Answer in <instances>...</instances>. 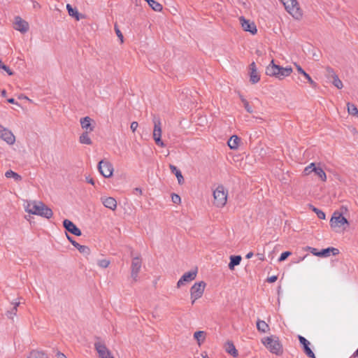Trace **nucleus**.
<instances>
[{
    "label": "nucleus",
    "instance_id": "obj_1",
    "mask_svg": "<svg viewBox=\"0 0 358 358\" xmlns=\"http://www.w3.org/2000/svg\"><path fill=\"white\" fill-rule=\"evenodd\" d=\"M292 72V67H282L279 65L275 64L273 60L271 62V64L266 69V73L267 76L275 77L280 80L289 76Z\"/></svg>",
    "mask_w": 358,
    "mask_h": 358
},
{
    "label": "nucleus",
    "instance_id": "obj_2",
    "mask_svg": "<svg viewBox=\"0 0 358 358\" xmlns=\"http://www.w3.org/2000/svg\"><path fill=\"white\" fill-rule=\"evenodd\" d=\"M26 210L31 214L40 215L49 219L52 217V210L42 202L28 203Z\"/></svg>",
    "mask_w": 358,
    "mask_h": 358
},
{
    "label": "nucleus",
    "instance_id": "obj_3",
    "mask_svg": "<svg viewBox=\"0 0 358 358\" xmlns=\"http://www.w3.org/2000/svg\"><path fill=\"white\" fill-rule=\"evenodd\" d=\"M262 343L273 354L280 355L283 352L282 345L278 337L271 336L262 339Z\"/></svg>",
    "mask_w": 358,
    "mask_h": 358
},
{
    "label": "nucleus",
    "instance_id": "obj_4",
    "mask_svg": "<svg viewBox=\"0 0 358 358\" xmlns=\"http://www.w3.org/2000/svg\"><path fill=\"white\" fill-rule=\"evenodd\" d=\"M285 6L287 11L291 14L293 17L299 20L302 17L303 12L299 7L296 0H280Z\"/></svg>",
    "mask_w": 358,
    "mask_h": 358
},
{
    "label": "nucleus",
    "instance_id": "obj_5",
    "mask_svg": "<svg viewBox=\"0 0 358 358\" xmlns=\"http://www.w3.org/2000/svg\"><path fill=\"white\" fill-rule=\"evenodd\" d=\"M227 195L228 192L225 190L224 187L222 185H218L213 191L214 205L218 208L224 207L227 201Z\"/></svg>",
    "mask_w": 358,
    "mask_h": 358
},
{
    "label": "nucleus",
    "instance_id": "obj_6",
    "mask_svg": "<svg viewBox=\"0 0 358 358\" xmlns=\"http://www.w3.org/2000/svg\"><path fill=\"white\" fill-rule=\"evenodd\" d=\"M347 210V208L342 207L341 210L342 212H338L335 211L330 220V226L331 228H336V227H341V226L344 225L345 224H349V222L348 220L343 216V210Z\"/></svg>",
    "mask_w": 358,
    "mask_h": 358
},
{
    "label": "nucleus",
    "instance_id": "obj_7",
    "mask_svg": "<svg viewBox=\"0 0 358 358\" xmlns=\"http://www.w3.org/2000/svg\"><path fill=\"white\" fill-rule=\"evenodd\" d=\"M154 129H153V139L156 144L162 148L165 146V144L161 139L162 136V124L160 119L157 117L153 118Z\"/></svg>",
    "mask_w": 358,
    "mask_h": 358
},
{
    "label": "nucleus",
    "instance_id": "obj_8",
    "mask_svg": "<svg viewBox=\"0 0 358 358\" xmlns=\"http://www.w3.org/2000/svg\"><path fill=\"white\" fill-rule=\"evenodd\" d=\"M206 283L203 281L194 283L190 289L191 299H192V303H194L195 301L201 298L203 294Z\"/></svg>",
    "mask_w": 358,
    "mask_h": 358
},
{
    "label": "nucleus",
    "instance_id": "obj_9",
    "mask_svg": "<svg viewBox=\"0 0 358 358\" xmlns=\"http://www.w3.org/2000/svg\"><path fill=\"white\" fill-rule=\"evenodd\" d=\"M98 169L100 173L105 178H110L113 173V166L108 161H100L98 164Z\"/></svg>",
    "mask_w": 358,
    "mask_h": 358
},
{
    "label": "nucleus",
    "instance_id": "obj_10",
    "mask_svg": "<svg viewBox=\"0 0 358 358\" xmlns=\"http://www.w3.org/2000/svg\"><path fill=\"white\" fill-rule=\"evenodd\" d=\"M312 172H314L315 174L322 181L324 182L327 180V176L324 170L320 167H316L314 163H311L304 169V173L306 175H309Z\"/></svg>",
    "mask_w": 358,
    "mask_h": 358
},
{
    "label": "nucleus",
    "instance_id": "obj_11",
    "mask_svg": "<svg viewBox=\"0 0 358 358\" xmlns=\"http://www.w3.org/2000/svg\"><path fill=\"white\" fill-rule=\"evenodd\" d=\"M94 348L99 354L100 358H114L110 350L106 348V345L101 342L94 343Z\"/></svg>",
    "mask_w": 358,
    "mask_h": 358
},
{
    "label": "nucleus",
    "instance_id": "obj_12",
    "mask_svg": "<svg viewBox=\"0 0 358 358\" xmlns=\"http://www.w3.org/2000/svg\"><path fill=\"white\" fill-rule=\"evenodd\" d=\"M239 20L244 31H248L253 35L257 32V27L253 22L246 20L243 16L239 17Z\"/></svg>",
    "mask_w": 358,
    "mask_h": 358
},
{
    "label": "nucleus",
    "instance_id": "obj_13",
    "mask_svg": "<svg viewBox=\"0 0 358 358\" xmlns=\"http://www.w3.org/2000/svg\"><path fill=\"white\" fill-rule=\"evenodd\" d=\"M0 138L5 141L8 144L12 145L15 143V138L13 133L0 125Z\"/></svg>",
    "mask_w": 358,
    "mask_h": 358
},
{
    "label": "nucleus",
    "instance_id": "obj_14",
    "mask_svg": "<svg viewBox=\"0 0 358 358\" xmlns=\"http://www.w3.org/2000/svg\"><path fill=\"white\" fill-rule=\"evenodd\" d=\"M196 274H197V269L192 270L190 271H188V272L184 273L177 282L178 287H181L185 282H189L194 280L196 277Z\"/></svg>",
    "mask_w": 358,
    "mask_h": 358
},
{
    "label": "nucleus",
    "instance_id": "obj_15",
    "mask_svg": "<svg viewBox=\"0 0 358 358\" xmlns=\"http://www.w3.org/2000/svg\"><path fill=\"white\" fill-rule=\"evenodd\" d=\"M14 28L21 33H26L29 30V24L20 16H16L15 17Z\"/></svg>",
    "mask_w": 358,
    "mask_h": 358
},
{
    "label": "nucleus",
    "instance_id": "obj_16",
    "mask_svg": "<svg viewBox=\"0 0 358 358\" xmlns=\"http://www.w3.org/2000/svg\"><path fill=\"white\" fill-rule=\"evenodd\" d=\"M63 226L66 231L75 236H80L82 234L80 229L78 228L76 225L69 220H64L63 221Z\"/></svg>",
    "mask_w": 358,
    "mask_h": 358
},
{
    "label": "nucleus",
    "instance_id": "obj_17",
    "mask_svg": "<svg viewBox=\"0 0 358 358\" xmlns=\"http://www.w3.org/2000/svg\"><path fill=\"white\" fill-rule=\"evenodd\" d=\"M141 268V260L139 257H134L131 262V278L136 281L138 278V273Z\"/></svg>",
    "mask_w": 358,
    "mask_h": 358
},
{
    "label": "nucleus",
    "instance_id": "obj_18",
    "mask_svg": "<svg viewBox=\"0 0 358 358\" xmlns=\"http://www.w3.org/2000/svg\"><path fill=\"white\" fill-rule=\"evenodd\" d=\"M298 338L300 343L303 345V350L305 354L310 358H316L314 352L309 347L310 344V342L306 338L300 335L298 336Z\"/></svg>",
    "mask_w": 358,
    "mask_h": 358
},
{
    "label": "nucleus",
    "instance_id": "obj_19",
    "mask_svg": "<svg viewBox=\"0 0 358 358\" xmlns=\"http://www.w3.org/2000/svg\"><path fill=\"white\" fill-rule=\"evenodd\" d=\"M92 122L94 124V121L88 116L83 117L80 120L81 127L88 132H92L94 129V124H92Z\"/></svg>",
    "mask_w": 358,
    "mask_h": 358
},
{
    "label": "nucleus",
    "instance_id": "obj_20",
    "mask_svg": "<svg viewBox=\"0 0 358 358\" xmlns=\"http://www.w3.org/2000/svg\"><path fill=\"white\" fill-rule=\"evenodd\" d=\"M67 239L71 243V244L76 248L78 251L84 255H89L90 253V249L86 245H82L77 243L73 238L66 234Z\"/></svg>",
    "mask_w": 358,
    "mask_h": 358
},
{
    "label": "nucleus",
    "instance_id": "obj_21",
    "mask_svg": "<svg viewBox=\"0 0 358 358\" xmlns=\"http://www.w3.org/2000/svg\"><path fill=\"white\" fill-rule=\"evenodd\" d=\"M260 80V76L257 72L255 63L253 62L250 64V81L252 84L258 83Z\"/></svg>",
    "mask_w": 358,
    "mask_h": 358
},
{
    "label": "nucleus",
    "instance_id": "obj_22",
    "mask_svg": "<svg viewBox=\"0 0 358 358\" xmlns=\"http://www.w3.org/2000/svg\"><path fill=\"white\" fill-rule=\"evenodd\" d=\"M327 76L333 78L332 84L338 89H341L343 85L342 81L338 78V76L334 73L331 68L328 67L327 69Z\"/></svg>",
    "mask_w": 358,
    "mask_h": 358
},
{
    "label": "nucleus",
    "instance_id": "obj_23",
    "mask_svg": "<svg viewBox=\"0 0 358 358\" xmlns=\"http://www.w3.org/2000/svg\"><path fill=\"white\" fill-rule=\"evenodd\" d=\"M339 254L338 249L333 247H329L325 249L322 250L318 252V257H329L331 255L336 256Z\"/></svg>",
    "mask_w": 358,
    "mask_h": 358
},
{
    "label": "nucleus",
    "instance_id": "obj_24",
    "mask_svg": "<svg viewBox=\"0 0 358 358\" xmlns=\"http://www.w3.org/2000/svg\"><path fill=\"white\" fill-rule=\"evenodd\" d=\"M101 201L106 208L114 210L117 207V201L113 197H101Z\"/></svg>",
    "mask_w": 358,
    "mask_h": 358
},
{
    "label": "nucleus",
    "instance_id": "obj_25",
    "mask_svg": "<svg viewBox=\"0 0 358 358\" xmlns=\"http://www.w3.org/2000/svg\"><path fill=\"white\" fill-rule=\"evenodd\" d=\"M297 71L302 74L304 78L308 80V82L310 84V85L315 88L317 87V83L311 78V77L299 65L295 64Z\"/></svg>",
    "mask_w": 358,
    "mask_h": 358
},
{
    "label": "nucleus",
    "instance_id": "obj_26",
    "mask_svg": "<svg viewBox=\"0 0 358 358\" xmlns=\"http://www.w3.org/2000/svg\"><path fill=\"white\" fill-rule=\"evenodd\" d=\"M170 170L173 174H174L178 180V182L180 185H182L184 183V178L182 175L181 171L174 165L170 164L169 165Z\"/></svg>",
    "mask_w": 358,
    "mask_h": 358
},
{
    "label": "nucleus",
    "instance_id": "obj_27",
    "mask_svg": "<svg viewBox=\"0 0 358 358\" xmlns=\"http://www.w3.org/2000/svg\"><path fill=\"white\" fill-rule=\"evenodd\" d=\"M241 259H242V257L240 255H231L230 257V262L229 264V268L231 271L234 270L235 266H238L240 264Z\"/></svg>",
    "mask_w": 358,
    "mask_h": 358
},
{
    "label": "nucleus",
    "instance_id": "obj_28",
    "mask_svg": "<svg viewBox=\"0 0 358 358\" xmlns=\"http://www.w3.org/2000/svg\"><path fill=\"white\" fill-rule=\"evenodd\" d=\"M225 350L227 353L232 355L234 357H236L238 355V351L236 349L235 345L231 341H228L226 343Z\"/></svg>",
    "mask_w": 358,
    "mask_h": 358
},
{
    "label": "nucleus",
    "instance_id": "obj_29",
    "mask_svg": "<svg viewBox=\"0 0 358 358\" xmlns=\"http://www.w3.org/2000/svg\"><path fill=\"white\" fill-rule=\"evenodd\" d=\"M239 141L240 138L237 136L234 135L229 139L227 144L231 149L236 150L238 147Z\"/></svg>",
    "mask_w": 358,
    "mask_h": 358
},
{
    "label": "nucleus",
    "instance_id": "obj_30",
    "mask_svg": "<svg viewBox=\"0 0 358 358\" xmlns=\"http://www.w3.org/2000/svg\"><path fill=\"white\" fill-rule=\"evenodd\" d=\"M89 133L90 132H88L87 131H85L80 136L79 142L80 143L85 145H91L92 143V141L89 136Z\"/></svg>",
    "mask_w": 358,
    "mask_h": 358
},
{
    "label": "nucleus",
    "instance_id": "obj_31",
    "mask_svg": "<svg viewBox=\"0 0 358 358\" xmlns=\"http://www.w3.org/2000/svg\"><path fill=\"white\" fill-rule=\"evenodd\" d=\"M257 329L260 332L266 333L269 331V326L266 322L258 320L257 322Z\"/></svg>",
    "mask_w": 358,
    "mask_h": 358
},
{
    "label": "nucleus",
    "instance_id": "obj_32",
    "mask_svg": "<svg viewBox=\"0 0 358 358\" xmlns=\"http://www.w3.org/2000/svg\"><path fill=\"white\" fill-rule=\"evenodd\" d=\"M27 358H48V357L43 351L32 350Z\"/></svg>",
    "mask_w": 358,
    "mask_h": 358
},
{
    "label": "nucleus",
    "instance_id": "obj_33",
    "mask_svg": "<svg viewBox=\"0 0 358 358\" xmlns=\"http://www.w3.org/2000/svg\"><path fill=\"white\" fill-rule=\"evenodd\" d=\"M148 2V5L153 9L155 11H161L162 10V5L159 2L155 0H145Z\"/></svg>",
    "mask_w": 358,
    "mask_h": 358
},
{
    "label": "nucleus",
    "instance_id": "obj_34",
    "mask_svg": "<svg viewBox=\"0 0 358 358\" xmlns=\"http://www.w3.org/2000/svg\"><path fill=\"white\" fill-rule=\"evenodd\" d=\"M5 176L7 178H13L15 181L18 182L22 180L21 176H20L18 173L13 171L12 170H8L5 173Z\"/></svg>",
    "mask_w": 358,
    "mask_h": 358
},
{
    "label": "nucleus",
    "instance_id": "obj_35",
    "mask_svg": "<svg viewBox=\"0 0 358 358\" xmlns=\"http://www.w3.org/2000/svg\"><path fill=\"white\" fill-rule=\"evenodd\" d=\"M66 9L70 16L76 17L77 20L80 19L79 13L76 8H73L70 4H67Z\"/></svg>",
    "mask_w": 358,
    "mask_h": 358
},
{
    "label": "nucleus",
    "instance_id": "obj_36",
    "mask_svg": "<svg viewBox=\"0 0 358 358\" xmlns=\"http://www.w3.org/2000/svg\"><path fill=\"white\" fill-rule=\"evenodd\" d=\"M347 107H348V112L350 115L358 117V109L355 104L348 103Z\"/></svg>",
    "mask_w": 358,
    "mask_h": 358
},
{
    "label": "nucleus",
    "instance_id": "obj_37",
    "mask_svg": "<svg viewBox=\"0 0 358 358\" xmlns=\"http://www.w3.org/2000/svg\"><path fill=\"white\" fill-rule=\"evenodd\" d=\"M310 208L316 213L317 216L318 217V218L321 219V220H325L326 218V215H325V213L317 208L316 207L313 206V205H310Z\"/></svg>",
    "mask_w": 358,
    "mask_h": 358
},
{
    "label": "nucleus",
    "instance_id": "obj_38",
    "mask_svg": "<svg viewBox=\"0 0 358 358\" xmlns=\"http://www.w3.org/2000/svg\"><path fill=\"white\" fill-rule=\"evenodd\" d=\"M19 304H20V302L13 303L14 306H13V308L7 312V316L9 318H13V316L16 315L17 311V307H18Z\"/></svg>",
    "mask_w": 358,
    "mask_h": 358
},
{
    "label": "nucleus",
    "instance_id": "obj_39",
    "mask_svg": "<svg viewBox=\"0 0 358 358\" xmlns=\"http://www.w3.org/2000/svg\"><path fill=\"white\" fill-rule=\"evenodd\" d=\"M204 334L205 333L203 331H198L194 333V337L198 341L199 344L201 343V341H203Z\"/></svg>",
    "mask_w": 358,
    "mask_h": 358
},
{
    "label": "nucleus",
    "instance_id": "obj_40",
    "mask_svg": "<svg viewBox=\"0 0 358 358\" xmlns=\"http://www.w3.org/2000/svg\"><path fill=\"white\" fill-rule=\"evenodd\" d=\"M97 264L101 268H107L110 264V261L104 259L99 260Z\"/></svg>",
    "mask_w": 358,
    "mask_h": 358
},
{
    "label": "nucleus",
    "instance_id": "obj_41",
    "mask_svg": "<svg viewBox=\"0 0 358 358\" xmlns=\"http://www.w3.org/2000/svg\"><path fill=\"white\" fill-rule=\"evenodd\" d=\"M291 254L292 253L290 252H289V251H286V252H282L280 255V257L278 259V262H283V261H285L289 256L291 255Z\"/></svg>",
    "mask_w": 358,
    "mask_h": 358
},
{
    "label": "nucleus",
    "instance_id": "obj_42",
    "mask_svg": "<svg viewBox=\"0 0 358 358\" xmlns=\"http://www.w3.org/2000/svg\"><path fill=\"white\" fill-rule=\"evenodd\" d=\"M242 101L247 112H248L249 113H252L253 110L251 106L249 105L248 101L244 99H242Z\"/></svg>",
    "mask_w": 358,
    "mask_h": 358
},
{
    "label": "nucleus",
    "instance_id": "obj_43",
    "mask_svg": "<svg viewBox=\"0 0 358 358\" xmlns=\"http://www.w3.org/2000/svg\"><path fill=\"white\" fill-rule=\"evenodd\" d=\"M171 200L174 203H179L181 201V199L179 195L173 193L171 194Z\"/></svg>",
    "mask_w": 358,
    "mask_h": 358
},
{
    "label": "nucleus",
    "instance_id": "obj_44",
    "mask_svg": "<svg viewBox=\"0 0 358 358\" xmlns=\"http://www.w3.org/2000/svg\"><path fill=\"white\" fill-rule=\"evenodd\" d=\"M115 29L117 36L120 39L121 42H123V35H122V32L116 26H115Z\"/></svg>",
    "mask_w": 358,
    "mask_h": 358
},
{
    "label": "nucleus",
    "instance_id": "obj_45",
    "mask_svg": "<svg viewBox=\"0 0 358 358\" xmlns=\"http://www.w3.org/2000/svg\"><path fill=\"white\" fill-rule=\"evenodd\" d=\"M138 127V122H135V121H134V122H132L131 123L130 128H131V130L133 132H135V131H136V130L137 129Z\"/></svg>",
    "mask_w": 358,
    "mask_h": 358
},
{
    "label": "nucleus",
    "instance_id": "obj_46",
    "mask_svg": "<svg viewBox=\"0 0 358 358\" xmlns=\"http://www.w3.org/2000/svg\"><path fill=\"white\" fill-rule=\"evenodd\" d=\"M307 250H309V251H310V252H311L313 255H315V256H317V257H318V252H317V249H316V248H311V247H307Z\"/></svg>",
    "mask_w": 358,
    "mask_h": 358
},
{
    "label": "nucleus",
    "instance_id": "obj_47",
    "mask_svg": "<svg viewBox=\"0 0 358 358\" xmlns=\"http://www.w3.org/2000/svg\"><path fill=\"white\" fill-rule=\"evenodd\" d=\"M277 279H278V277L276 275H272V276L268 278L267 281L268 282L272 283V282H275L277 280Z\"/></svg>",
    "mask_w": 358,
    "mask_h": 358
},
{
    "label": "nucleus",
    "instance_id": "obj_48",
    "mask_svg": "<svg viewBox=\"0 0 358 358\" xmlns=\"http://www.w3.org/2000/svg\"><path fill=\"white\" fill-rule=\"evenodd\" d=\"M85 179H86V181H87L88 183H90V184H92V185H94L95 182H94V179H93V178H90V176H87V177L85 178Z\"/></svg>",
    "mask_w": 358,
    "mask_h": 358
},
{
    "label": "nucleus",
    "instance_id": "obj_49",
    "mask_svg": "<svg viewBox=\"0 0 358 358\" xmlns=\"http://www.w3.org/2000/svg\"><path fill=\"white\" fill-rule=\"evenodd\" d=\"M134 194H139V195L142 194V190H141V189L138 188V187L135 188V189H134Z\"/></svg>",
    "mask_w": 358,
    "mask_h": 358
},
{
    "label": "nucleus",
    "instance_id": "obj_50",
    "mask_svg": "<svg viewBox=\"0 0 358 358\" xmlns=\"http://www.w3.org/2000/svg\"><path fill=\"white\" fill-rule=\"evenodd\" d=\"M7 101L10 103L16 104L19 106V103L13 98H10Z\"/></svg>",
    "mask_w": 358,
    "mask_h": 358
},
{
    "label": "nucleus",
    "instance_id": "obj_51",
    "mask_svg": "<svg viewBox=\"0 0 358 358\" xmlns=\"http://www.w3.org/2000/svg\"><path fill=\"white\" fill-rule=\"evenodd\" d=\"M56 357L57 358H66V357L65 356V355H64L63 353L60 352H58L57 354H56Z\"/></svg>",
    "mask_w": 358,
    "mask_h": 358
},
{
    "label": "nucleus",
    "instance_id": "obj_52",
    "mask_svg": "<svg viewBox=\"0 0 358 358\" xmlns=\"http://www.w3.org/2000/svg\"><path fill=\"white\" fill-rule=\"evenodd\" d=\"M5 71L9 75L12 76L13 74V72L10 69V68L7 66L6 69H4Z\"/></svg>",
    "mask_w": 358,
    "mask_h": 358
},
{
    "label": "nucleus",
    "instance_id": "obj_53",
    "mask_svg": "<svg viewBox=\"0 0 358 358\" xmlns=\"http://www.w3.org/2000/svg\"><path fill=\"white\" fill-rule=\"evenodd\" d=\"M6 67H7V66H6V65H5V64L1 62V60L0 59V69H3V70H4V69H6Z\"/></svg>",
    "mask_w": 358,
    "mask_h": 358
},
{
    "label": "nucleus",
    "instance_id": "obj_54",
    "mask_svg": "<svg viewBox=\"0 0 358 358\" xmlns=\"http://www.w3.org/2000/svg\"><path fill=\"white\" fill-rule=\"evenodd\" d=\"M252 256H253V253H252V252H250L249 253H248V254L246 255L245 257H246L247 259H250V258H251Z\"/></svg>",
    "mask_w": 358,
    "mask_h": 358
},
{
    "label": "nucleus",
    "instance_id": "obj_55",
    "mask_svg": "<svg viewBox=\"0 0 358 358\" xmlns=\"http://www.w3.org/2000/svg\"><path fill=\"white\" fill-rule=\"evenodd\" d=\"M1 95H2L3 96H6V91L5 90H3L1 91Z\"/></svg>",
    "mask_w": 358,
    "mask_h": 358
},
{
    "label": "nucleus",
    "instance_id": "obj_56",
    "mask_svg": "<svg viewBox=\"0 0 358 358\" xmlns=\"http://www.w3.org/2000/svg\"><path fill=\"white\" fill-rule=\"evenodd\" d=\"M24 99H27V100H29L30 102L31 101V99H29L27 96H24Z\"/></svg>",
    "mask_w": 358,
    "mask_h": 358
},
{
    "label": "nucleus",
    "instance_id": "obj_57",
    "mask_svg": "<svg viewBox=\"0 0 358 358\" xmlns=\"http://www.w3.org/2000/svg\"><path fill=\"white\" fill-rule=\"evenodd\" d=\"M203 358H209V357L207 355H203Z\"/></svg>",
    "mask_w": 358,
    "mask_h": 358
}]
</instances>
